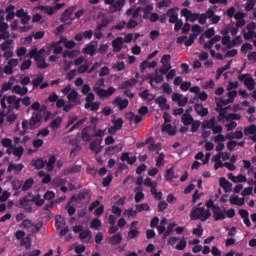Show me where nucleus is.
<instances>
[{"instance_id": "nucleus-56", "label": "nucleus", "mask_w": 256, "mask_h": 256, "mask_svg": "<svg viewBox=\"0 0 256 256\" xmlns=\"http://www.w3.org/2000/svg\"><path fill=\"white\" fill-rule=\"evenodd\" d=\"M102 139H96L90 143V150L97 151V147L102 143Z\"/></svg>"}, {"instance_id": "nucleus-9", "label": "nucleus", "mask_w": 256, "mask_h": 256, "mask_svg": "<svg viewBox=\"0 0 256 256\" xmlns=\"http://www.w3.org/2000/svg\"><path fill=\"white\" fill-rule=\"evenodd\" d=\"M190 93H194L195 95H198L197 98L200 99V101H207V97H209L207 92L205 91L201 92V87L199 86H194L190 88Z\"/></svg>"}, {"instance_id": "nucleus-39", "label": "nucleus", "mask_w": 256, "mask_h": 256, "mask_svg": "<svg viewBox=\"0 0 256 256\" xmlns=\"http://www.w3.org/2000/svg\"><path fill=\"white\" fill-rule=\"evenodd\" d=\"M63 121V119L61 117H57L56 119H54L50 124L49 127H51L52 129H59V127H61V122Z\"/></svg>"}, {"instance_id": "nucleus-40", "label": "nucleus", "mask_w": 256, "mask_h": 256, "mask_svg": "<svg viewBox=\"0 0 256 256\" xmlns=\"http://www.w3.org/2000/svg\"><path fill=\"white\" fill-rule=\"evenodd\" d=\"M43 81H45V77H44L42 74L38 75V76L32 81V84H33L34 89H37V87H39V85H41V83H43Z\"/></svg>"}, {"instance_id": "nucleus-1", "label": "nucleus", "mask_w": 256, "mask_h": 256, "mask_svg": "<svg viewBox=\"0 0 256 256\" xmlns=\"http://www.w3.org/2000/svg\"><path fill=\"white\" fill-rule=\"evenodd\" d=\"M21 98H17L16 95H4L0 100V105L3 111L7 109V115L12 113V111L21 109Z\"/></svg>"}, {"instance_id": "nucleus-46", "label": "nucleus", "mask_w": 256, "mask_h": 256, "mask_svg": "<svg viewBox=\"0 0 256 256\" xmlns=\"http://www.w3.org/2000/svg\"><path fill=\"white\" fill-rule=\"evenodd\" d=\"M171 67H172L171 63H165L159 69V73H161L162 75H165V74L169 73V71H171Z\"/></svg>"}, {"instance_id": "nucleus-22", "label": "nucleus", "mask_w": 256, "mask_h": 256, "mask_svg": "<svg viewBox=\"0 0 256 256\" xmlns=\"http://www.w3.org/2000/svg\"><path fill=\"white\" fill-rule=\"evenodd\" d=\"M137 222H132L130 226V231L128 232L127 239H135L139 235V228L135 227Z\"/></svg>"}, {"instance_id": "nucleus-15", "label": "nucleus", "mask_w": 256, "mask_h": 256, "mask_svg": "<svg viewBox=\"0 0 256 256\" xmlns=\"http://www.w3.org/2000/svg\"><path fill=\"white\" fill-rule=\"evenodd\" d=\"M122 149L123 146H121V144H117L115 146H108L105 148V155L111 157L112 155L119 153V151H121Z\"/></svg>"}, {"instance_id": "nucleus-28", "label": "nucleus", "mask_w": 256, "mask_h": 256, "mask_svg": "<svg viewBox=\"0 0 256 256\" xmlns=\"http://www.w3.org/2000/svg\"><path fill=\"white\" fill-rule=\"evenodd\" d=\"M31 202L34 203L36 207H41L45 204V198H41V194H35L34 196H32Z\"/></svg>"}, {"instance_id": "nucleus-63", "label": "nucleus", "mask_w": 256, "mask_h": 256, "mask_svg": "<svg viewBox=\"0 0 256 256\" xmlns=\"http://www.w3.org/2000/svg\"><path fill=\"white\" fill-rule=\"evenodd\" d=\"M113 69H117V71H125V62L119 61L116 64H113Z\"/></svg>"}, {"instance_id": "nucleus-29", "label": "nucleus", "mask_w": 256, "mask_h": 256, "mask_svg": "<svg viewBox=\"0 0 256 256\" xmlns=\"http://www.w3.org/2000/svg\"><path fill=\"white\" fill-rule=\"evenodd\" d=\"M78 55H79V51H77V50H72V51L65 50V51L62 53L63 59H67V57H68L69 59H74V57H77Z\"/></svg>"}, {"instance_id": "nucleus-27", "label": "nucleus", "mask_w": 256, "mask_h": 256, "mask_svg": "<svg viewBox=\"0 0 256 256\" xmlns=\"http://www.w3.org/2000/svg\"><path fill=\"white\" fill-rule=\"evenodd\" d=\"M33 185H35V179L33 177L26 179L24 183L22 182V191H29Z\"/></svg>"}, {"instance_id": "nucleus-2", "label": "nucleus", "mask_w": 256, "mask_h": 256, "mask_svg": "<svg viewBox=\"0 0 256 256\" xmlns=\"http://www.w3.org/2000/svg\"><path fill=\"white\" fill-rule=\"evenodd\" d=\"M209 217H211V210H206L205 207H196L192 209L190 213L191 221H197L200 219V221L205 222Z\"/></svg>"}, {"instance_id": "nucleus-30", "label": "nucleus", "mask_w": 256, "mask_h": 256, "mask_svg": "<svg viewBox=\"0 0 256 256\" xmlns=\"http://www.w3.org/2000/svg\"><path fill=\"white\" fill-rule=\"evenodd\" d=\"M244 85L247 87L248 91H253L255 89V80L253 77H248L244 80Z\"/></svg>"}, {"instance_id": "nucleus-14", "label": "nucleus", "mask_w": 256, "mask_h": 256, "mask_svg": "<svg viewBox=\"0 0 256 256\" xmlns=\"http://www.w3.org/2000/svg\"><path fill=\"white\" fill-rule=\"evenodd\" d=\"M25 169V165L23 164H15L13 162L9 163L8 168H7V173H12L14 171L15 175H19L21 171Z\"/></svg>"}, {"instance_id": "nucleus-59", "label": "nucleus", "mask_w": 256, "mask_h": 256, "mask_svg": "<svg viewBox=\"0 0 256 256\" xmlns=\"http://www.w3.org/2000/svg\"><path fill=\"white\" fill-rule=\"evenodd\" d=\"M112 122L114 123V127H116L118 131H121V129H123V118H118L116 120H113Z\"/></svg>"}, {"instance_id": "nucleus-10", "label": "nucleus", "mask_w": 256, "mask_h": 256, "mask_svg": "<svg viewBox=\"0 0 256 256\" xmlns=\"http://www.w3.org/2000/svg\"><path fill=\"white\" fill-rule=\"evenodd\" d=\"M214 221H225L226 215L225 211L221 209V207H214L212 210Z\"/></svg>"}, {"instance_id": "nucleus-55", "label": "nucleus", "mask_w": 256, "mask_h": 256, "mask_svg": "<svg viewBox=\"0 0 256 256\" xmlns=\"http://www.w3.org/2000/svg\"><path fill=\"white\" fill-rule=\"evenodd\" d=\"M20 245H24L25 249H31V237L27 236L22 241H20Z\"/></svg>"}, {"instance_id": "nucleus-34", "label": "nucleus", "mask_w": 256, "mask_h": 256, "mask_svg": "<svg viewBox=\"0 0 256 256\" xmlns=\"http://www.w3.org/2000/svg\"><path fill=\"white\" fill-rule=\"evenodd\" d=\"M214 126H215V117H212L209 120H205L202 123V129H213Z\"/></svg>"}, {"instance_id": "nucleus-12", "label": "nucleus", "mask_w": 256, "mask_h": 256, "mask_svg": "<svg viewBox=\"0 0 256 256\" xmlns=\"http://www.w3.org/2000/svg\"><path fill=\"white\" fill-rule=\"evenodd\" d=\"M177 11H179V8H170L166 12L167 17H169V23H177V21H179V14Z\"/></svg>"}, {"instance_id": "nucleus-53", "label": "nucleus", "mask_w": 256, "mask_h": 256, "mask_svg": "<svg viewBox=\"0 0 256 256\" xmlns=\"http://www.w3.org/2000/svg\"><path fill=\"white\" fill-rule=\"evenodd\" d=\"M125 7V0H117L113 4V8L116 9V11H121Z\"/></svg>"}, {"instance_id": "nucleus-48", "label": "nucleus", "mask_w": 256, "mask_h": 256, "mask_svg": "<svg viewBox=\"0 0 256 256\" xmlns=\"http://www.w3.org/2000/svg\"><path fill=\"white\" fill-rule=\"evenodd\" d=\"M89 196V192H80L77 197L72 196V199H75L76 201H85L87 197Z\"/></svg>"}, {"instance_id": "nucleus-20", "label": "nucleus", "mask_w": 256, "mask_h": 256, "mask_svg": "<svg viewBox=\"0 0 256 256\" xmlns=\"http://www.w3.org/2000/svg\"><path fill=\"white\" fill-rule=\"evenodd\" d=\"M178 178L179 176L175 175V169L169 168L168 170H166V173L164 175L165 181H167L168 183H173V179H178Z\"/></svg>"}, {"instance_id": "nucleus-36", "label": "nucleus", "mask_w": 256, "mask_h": 256, "mask_svg": "<svg viewBox=\"0 0 256 256\" xmlns=\"http://www.w3.org/2000/svg\"><path fill=\"white\" fill-rule=\"evenodd\" d=\"M107 25H109V18L103 17L98 23L96 30L102 31L103 29H105V27H107Z\"/></svg>"}, {"instance_id": "nucleus-61", "label": "nucleus", "mask_w": 256, "mask_h": 256, "mask_svg": "<svg viewBox=\"0 0 256 256\" xmlns=\"http://www.w3.org/2000/svg\"><path fill=\"white\" fill-rule=\"evenodd\" d=\"M222 45H227L228 49H231L233 47V43H231V37L224 36L222 38Z\"/></svg>"}, {"instance_id": "nucleus-31", "label": "nucleus", "mask_w": 256, "mask_h": 256, "mask_svg": "<svg viewBox=\"0 0 256 256\" xmlns=\"http://www.w3.org/2000/svg\"><path fill=\"white\" fill-rule=\"evenodd\" d=\"M57 161V158L55 157V155H51L48 159V162L46 164L47 170L48 171H53L55 169V163Z\"/></svg>"}, {"instance_id": "nucleus-62", "label": "nucleus", "mask_w": 256, "mask_h": 256, "mask_svg": "<svg viewBox=\"0 0 256 256\" xmlns=\"http://www.w3.org/2000/svg\"><path fill=\"white\" fill-rule=\"evenodd\" d=\"M162 89H163L164 93H166V95H171V93H173V88L167 82H165L162 85Z\"/></svg>"}, {"instance_id": "nucleus-21", "label": "nucleus", "mask_w": 256, "mask_h": 256, "mask_svg": "<svg viewBox=\"0 0 256 256\" xmlns=\"http://www.w3.org/2000/svg\"><path fill=\"white\" fill-rule=\"evenodd\" d=\"M12 93H16V95H27V93H29V88H27V86H23L21 87V85H15L12 88Z\"/></svg>"}, {"instance_id": "nucleus-6", "label": "nucleus", "mask_w": 256, "mask_h": 256, "mask_svg": "<svg viewBox=\"0 0 256 256\" xmlns=\"http://www.w3.org/2000/svg\"><path fill=\"white\" fill-rule=\"evenodd\" d=\"M45 53L46 50L45 48L40 49V55L36 56L35 61H36V67L38 69H47L49 67V64L45 61Z\"/></svg>"}, {"instance_id": "nucleus-54", "label": "nucleus", "mask_w": 256, "mask_h": 256, "mask_svg": "<svg viewBox=\"0 0 256 256\" xmlns=\"http://www.w3.org/2000/svg\"><path fill=\"white\" fill-rule=\"evenodd\" d=\"M187 247V240H185V238H183L182 240H180V242L176 245L175 249H177V251H184V249Z\"/></svg>"}, {"instance_id": "nucleus-60", "label": "nucleus", "mask_w": 256, "mask_h": 256, "mask_svg": "<svg viewBox=\"0 0 256 256\" xmlns=\"http://www.w3.org/2000/svg\"><path fill=\"white\" fill-rule=\"evenodd\" d=\"M1 144L3 147L11 148L13 147V140H11V138H4L1 140Z\"/></svg>"}, {"instance_id": "nucleus-37", "label": "nucleus", "mask_w": 256, "mask_h": 256, "mask_svg": "<svg viewBox=\"0 0 256 256\" xmlns=\"http://www.w3.org/2000/svg\"><path fill=\"white\" fill-rule=\"evenodd\" d=\"M93 139V136L89 135V126L85 127L82 130V140L86 141V143H89Z\"/></svg>"}, {"instance_id": "nucleus-47", "label": "nucleus", "mask_w": 256, "mask_h": 256, "mask_svg": "<svg viewBox=\"0 0 256 256\" xmlns=\"http://www.w3.org/2000/svg\"><path fill=\"white\" fill-rule=\"evenodd\" d=\"M111 181H113V174L109 173L102 181L103 187H109V185H111Z\"/></svg>"}, {"instance_id": "nucleus-32", "label": "nucleus", "mask_w": 256, "mask_h": 256, "mask_svg": "<svg viewBox=\"0 0 256 256\" xmlns=\"http://www.w3.org/2000/svg\"><path fill=\"white\" fill-rule=\"evenodd\" d=\"M181 120L183 125H185L186 127L188 125H191V123H193V118L191 117V114H189L188 112L182 115Z\"/></svg>"}, {"instance_id": "nucleus-8", "label": "nucleus", "mask_w": 256, "mask_h": 256, "mask_svg": "<svg viewBox=\"0 0 256 256\" xmlns=\"http://www.w3.org/2000/svg\"><path fill=\"white\" fill-rule=\"evenodd\" d=\"M33 203L31 199H28V196H23L19 199V207L27 211L28 213H33Z\"/></svg>"}, {"instance_id": "nucleus-58", "label": "nucleus", "mask_w": 256, "mask_h": 256, "mask_svg": "<svg viewBox=\"0 0 256 256\" xmlns=\"http://www.w3.org/2000/svg\"><path fill=\"white\" fill-rule=\"evenodd\" d=\"M139 26V22L134 19H130L128 23L126 24V29H135V27Z\"/></svg>"}, {"instance_id": "nucleus-41", "label": "nucleus", "mask_w": 256, "mask_h": 256, "mask_svg": "<svg viewBox=\"0 0 256 256\" xmlns=\"http://www.w3.org/2000/svg\"><path fill=\"white\" fill-rule=\"evenodd\" d=\"M24 151H25V149L23 148V146H18L16 148H14L13 155L15 157H18V161H19L21 159V157H23Z\"/></svg>"}, {"instance_id": "nucleus-25", "label": "nucleus", "mask_w": 256, "mask_h": 256, "mask_svg": "<svg viewBox=\"0 0 256 256\" xmlns=\"http://www.w3.org/2000/svg\"><path fill=\"white\" fill-rule=\"evenodd\" d=\"M81 172V165H73L70 168H66L63 171V175H71L73 173H80Z\"/></svg>"}, {"instance_id": "nucleus-5", "label": "nucleus", "mask_w": 256, "mask_h": 256, "mask_svg": "<svg viewBox=\"0 0 256 256\" xmlns=\"http://www.w3.org/2000/svg\"><path fill=\"white\" fill-rule=\"evenodd\" d=\"M77 6H70L61 15V23H66V25H73L75 18H71Z\"/></svg>"}, {"instance_id": "nucleus-17", "label": "nucleus", "mask_w": 256, "mask_h": 256, "mask_svg": "<svg viewBox=\"0 0 256 256\" xmlns=\"http://www.w3.org/2000/svg\"><path fill=\"white\" fill-rule=\"evenodd\" d=\"M123 43H124L123 37H117L116 39H114L112 41L113 52L119 53V51L123 49Z\"/></svg>"}, {"instance_id": "nucleus-64", "label": "nucleus", "mask_w": 256, "mask_h": 256, "mask_svg": "<svg viewBox=\"0 0 256 256\" xmlns=\"http://www.w3.org/2000/svg\"><path fill=\"white\" fill-rule=\"evenodd\" d=\"M255 0H248L245 5V11L249 12L252 11V9L255 7Z\"/></svg>"}, {"instance_id": "nucleus-35", "label": "nucleus", "mask_w": 256, "mask_h": 256, "mask_svg": "<svg viewBox=\"0 0 256 256\" xmlns=\"http://www.w3.org/2000/svg\"><path fill=\"white\" fill-rule=\"evenodd\" d=\"M121 241H123V235H121V233H117L110 238L112 245H119Z\"/></svg>"}, {"instance_id": "nucleus-44", "label": "nucleus", "mask_w": 256, "mask_h": 256, "mask_svg": "<svg viewBox=\"0 0 256 256\" xmlns=\"http://www.w3.org/2000/svg\"><path fill=\"white\" fill-rule=\"evenodd\" d=\"M77 97H79V93L76 90H72L68 95L67 99L72 101L73 103H77Z\"/></svg>"}, {"instance_id": "nucleus-38", "label": "nucleus", "mask_w": 256, "mask_h": 256, "mask_svg": "<svg viewBox=\"0 0 256 256\" xmlns=\"http://www.w3.org/2000/svg\"><path fill=\"white\" fill-rule=\"evenodd\" d=\"M173 126L171 124H163L162 125V131L167 132L169 135H176L177 130L172 129Z\"/></svg>"}, {"instance_id": "nucleus-16", "label": "nucleus", "mask_w": 256, "mask_h": 256, "mask_svg": "<svg viewBox=\"0 0 256 256\" xmlns=\"http://www.w3.org/2000/svg\"><path fill=\"white\" fill-rule=\"evenodd\" d=\"M155 103L160 107L162 110H169L171 109V105L167 103V98L165 96H159L156 98Z\"/></svg>"}, {"instance_id": "nucleus-7", "label": "nucleus", "mask_w": 256, "mask_h": 256, "mask_svg": "<svg viewBox=\"0 0 256 256\" xmlns=\"http://www.w3.org/2000/svg\"><path fill=\"white\" fill-rule=\"evenodd\" d=\"M93 91L96 93V95H98V97L101 98V97H111V95L115 93L116 89L113 86L109 87L107 90L101 87H95Z\"/></svg>"}, {"instance_id": "nucleus-13", "label": "nucleus", "mask_w": 256, "mask_h": 256, "mask_svg": "<svg viewBox=\"0 0 256 256\" xmlns=\"http://www.w3.org/2000/svg\"><path fill=\"white\" fill-rule=\"evenodd\" d=\"M112 105L118 106L120 111H123V109H127V107H129V100L121 99V97L118 96L113 100Z\"/></svg>"}, {"instance_id": "nucleus-42", "label": "nucleus", "mask_w": 256, "mask_h": 256, "mask_svg": "<svg viewBox=\"0 0 256 256\" xmlns=\"http://www.w3.org/2000/svg\"><path fill=\"white\" fill-rule=\"evenodd\" d=\"M255 133H256L255 124H252V125L244 128V135H246V136L247 135H255Z\"/></svg>"}, {"instance_id": "nucleus-18", "label": "nucleus", "mask_w": 256, "mask_h": 256, "mask_svg": "<svg viewBox=\"0 0 256 256\" xmlns=\"http://www.w3.org/2000/svg\"><path fill=\"white\" fill-rule=\"evenodd\" d=\"M84 55H90V57H95L97 55V49L93 43H88L85 48L82 49Z\"/></svg>"}, {"instance_id": "nucleus-4", "label": "nucleus", "mask_w": 256, "mask_h": 256, "mask_svg": "<svg viewBox=\"0 0 256 256\" xmlns=\"http://www.w3.org/2000/svg\"><path fill=\"white\" fill-rule=\"evenodd\" d=\"M41 121H43V113L33 112L29 120V129H39L41 127Z\"/></svg>"}, {"instance_id": "nucleus-23", "label": "nucleus", "mask_w": 256, "mask_h": 256, "mask_svg": "<svg viewBox=\"0 0 256 256\" xmlns=\"http://www.w3.org/2000/svg\"><path fill=\"white\" fill-rule=\"evenodd\" d=\"M135 193H136V195H135L134 199H135L136 203H140L141 200L145 199V194L143 193V186L136 187Z\"/></svg>"}, {"instance_id": "nucleus-51", "label": "nucleus", "mask_w": 256, "mask_h": 256, "mask_svg": "<svg viewBox=\"0 0 256 256\" xmlns=\"http://www.w3.org/2000/svg\"><path fill=\"white\" fill-rule=\"evenodd\" d=\"M201 127V121L196 120L191 123V132L192 133H197L199 131V128Z\"/></svg>"}, {"instance_id": "nucleus-33", "label": "nucleus", "mask_w": 256, "mask_h": 256, "mask_svg": "<svg viewBox=\"0 0 256 256\" xmlns=\"http://www.w3.org/2000/svg\"><path fill=\"white\" fill-rule=\"evenodd\" d=\"M87 118H82L80 120H78L68 131V133H73V131L77 130V129H81L83 123H86Z\"/></svg>"}, {"instance_id": "nucleus-52", "label": "nucleus", "mask_w": 256, "mask_h": 256, "mask_svg": "<svg viewBox=\"0 0 256 256\" xmlns=\"http://www.w3.org/2000/svg\"><path fill=\"white\" fill-rule=\"evenodd\" d=\"M13 45V39H7L5 40L1 45H0V49L2 51H7V49H9V46Z\"/></svg>"}, {"instance_id": "nucleus-49", "label": "nucleus", "mask_w": 256, "mask_h": 256, "mask_svg": "<svg viewBox=\"0 0 256 256\" xmlns=\"http://www.w3.org/2000/svg\"><path fill=\"white\" fill-rule=\"evenodd\" d=\"M99 227H101V220L98 218H95L91 223H90V228L94 229L95 231H99Z\"/></svg>"}, {"instance_id": "nucleus-43", "label": "nucleus", "mask_w": 256, "mask_h": 256, "mask_svg": "<svg viewBox=\"0 0 256 256\" xmlns=\"http://www.w3.org/2000/svg\"><path fill=\"white\" fill-rule=\"evenodd\" d=\"M12 189L14 191H19V189H23V181L22 180H13L12 181Z\"/></svg>"}, {"instance_id": "nucleus-45", "label": "nucleus", "mask_w": 256, "mask_h": 256, "mask_svg": "<svg viewBox=\"0 0 256 256\" xmlns=\"http://www.w3.org/2000/svg\"><path fill=\"white\" fill-rule=\"evenodd\" d=\"M150 207L147 203L136 205V213H142V211H149Z\"/></svg>"}, {"instance_id": "nucleus-26", "label": "nucleus", "mask_w": 256, "mask_h": 256, "mask_svg": "<svg viewBox=\"0 0 256 256\" xmlns=\"http://www.w3.org/2000/svg\"><path fill=\"white\" fill-rule=\"evenodd\" d=\"M31 165L35 167V169H43V167L47 165V161L43 160V158H38L36 160H32Z\"/></svg>"}, {"instance_id": "nucleus-57", "label": "nucleus", "mask_w": 256, "mask_h": 256, "mask_svg": "<svg viewBox=\"0 0 256 256\" xmlns=\"http://www.w3.org/2000/svg\"><path fill=\"white\" fill-rule=\"evenodd\" d=\"M20 227H22L23 229H31V227H33V221L25 219L20 224Z\"/></svg>"}, {"instance_id": "nucleus-50", "label": "nucleus", "mask_w": 256, "mask_h": 256, "mask_svg": "<svg viewBox=\"0 0 256 256\" xmlns=\"http://www.w3.org/2000/svg\"><path fill=\"white\" fill-rule=\"evenodd\" d=\"M31 65H33V61L31 59L29 60H24L23 63L20 66L21 71H26V69H30Z\"/></svg>"}, {"instance_id": "nucleus-11", "label": "nucleus", "mask_w": 256, "mask_h": 256, "mask_svg": "<svg viewBox=\"0 0 256 256\" xmlns=\"http://www.w3.org/2000/svg\"><path fill=\"white\" fill-rule=\"evenodd\" d=\"M220 187L224 190V193H231L233 191V184L225 177L219 179Z\"/></svg>"}, {"instance_id": "nucleus-19", "label": "nucleus", "mask_w": 256, "mask_h": 256, "mask_svg": "<svg viewBox=\"0 0 256 256\" xmlns=\"http://www.w3.org/2000/svg\"><path fill=\"white\" fill-rule=\"evenodd\" d=\"M194 109L200 117H207L209 115V109L204 108L203 104L196 103Z\"/></svg>"}, {"instance_id": "nucleus-3", "label": "nucleus", "mask_w": 256, "mask_h": 256, "mask_svg": "<svg viewBox=\"0 0 256 256\" xmlns=\"http://www.w3.org/2000/svg\"><path fill=\"white\" fill-rule=\"evenodd\" d=\"M197 96L192 97L189 99L187 96H183V94L179 92H174L172 94V101L174 103H177L178 107H185L188 103L191 105L195 104V101H197Z\"/></svg>"}, {"instance_id": "nucleus-24", "label": "nucleus", "mask_w": 256, "mask_h": 256, "mask_svg": "<svg viewBox=\"0 0 256 256\" xmlns=\"http://www.w3.org/2000/svg\"><path fill=\"white\" fill-rule=\"evenodd\" d=\"M135 85H137V79L131 78L120 84L119 89H129V87H133Z\"/></svg>"}]
</instances>
